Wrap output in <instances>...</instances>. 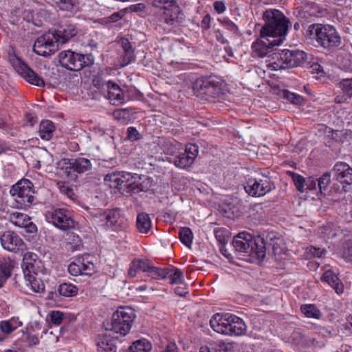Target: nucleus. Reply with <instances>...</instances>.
<instances>
[{
	"label": "nucleus",
	"mask_w": 352,
	"mask_h": 352,
	"mask_svg": "<svg viewBox=\"0 0 352 352\" xmlns=\"http://www.w3.org/2000/svg\"><path fill=\"white\" fill-rule=\"evenodd\" d=\"M231 316L229 313L215 314L210 320L211 328L217 333L227 335Z\"/></svg>",
	"instance_id": "18"
},
{
	"label": "nucleus",
	"mask_w": 352,
	"mask_h": 352,
	"mask_svg": "<svg viewBox=\"0 0 352 352\" xmlns=\"http://www.w3.org/2000/svg\"><path fill=\"white\" fill-rule=\"evenodd\" d=\"M181 243L188 249H191L193 243L194 234L188 227H181L178 232Z\"/></svg>",
	"instance_id": "31"
},
{
	"label": "nucleus",
	"mask_w": 352,
	"mask_h": 352,
	"mask_svg": "<svg viewBox=\"0 0 352 352\" xmlns=\"http://www.w3.org/2000/svg\"><path fill=\"white\" fill-rule=\"evenodd\" d=\"M151 3L164 10L163 19L166 23H174L176 19V0H151Z\"/></svg>",
	"instance_id": "16"
},
{
	"label": "nucleus",
	"mask_w": 352,
	"mask_h": 352,
	"mask_svg": "<svg viewBox=\"0 0 352 352\" xmlns=\"http://www.w3.org/2000/svg\"><path fill=\"white\" fill-rule=\"evenodd\" d=\"M115 339H118V336L110 332L99 335L97 338L98 352H116Z\"/></svg>",
	"instance_id": "20"
},
{
	"label": "nucleus",
	"mask_w": 352,
	"mask_h": 352,
	"mask_svg": "<svg viewBox=\"0 0 352 352\" xmlns=\"http://www.w3.org/2000/svg\"><path fill=\"white\" fill-rule=\"evenodd\" d=\"M127 138L133 141L138 140L140 138V133L135 127L130 126L127 129Z\"/></svg>",
	"instance_id": "56"
},
{
	"label": "nucleus",
	"mask_w": 352,
	"mask_h": 352,
	"mask_svg": "<svg viewBox=\"0 0 352 352\" xmlns=\"http://www.w3.org/2000/svg\"><path fill=\"white\" fill-rule=\"evenodd\" d=\"M232 244L238 255L248 262L260 264L266 256V243L260 236L242 232L234 236Z\"/></svg>",
	"instance_id": "1"
},
{
	"label": "nucleus",
	"mask_w": 352,
	"mask_h": 352,
	"mask_svg": "<svg viewBox=\"0 0 352 352\" xmlns=\"http://www.w3.org/2000/svg\"><path fill=\"white\" fill-rule=\"evenodd\" d=\"M40 261H38V256L32 252H27L23 256V263L21 265L23 272L25 273V268L29 267L30 265L32 266L34 271H36V265L39 263Z\"/></svg>",
	"instance_id": "37"
},
{
	"label": "nucleus",
	"mask_w": 352,
	"mask_h": 352,
	"mask_svg": "<svg viewBox=\"0 0 352 352\" xmlns=\"http://www.w3.org/2000/svg\"><path fill=\"white\" fill-rule=\"evenodd\" d=\"M58 49V43L53 33L49 32L39 36L33 45L34 52L44 57L50 56L54 54Z\"/></svg>",
	"instance_id": "9"
},
{
	"label": "nucleus",
	"mask_w": 352,
	"mask_h": 352,
	"mask_svg": "<svg viewBox=\"0 0 352 352\" xmlns=\"http://www.w3.org/2000/svg\"><path fill=\"white\" fill-rule=\"evenodd\" d=\"M129 178L126 181L125 190L124 191L131 194H136L143 190L141 184H138L134 182L129 183Z\"/></svg>",
	"instance_id": "48"
},
{
	"label": "nucleus",
	"mask_w": 352,
	"mask_h": 352,
	"mask_svg": "<svg viewBox=\"0 0 352 352\" xmlns=\"http://www.w3.org/2000/svg\"><path fill=\"white\" fill-rule=\"evenodd\" d=\"M25 269V273H23L24 278L30 284L32 289L35 292L43 290L44 285L40 280L36 278V271H34L32 266L30 265Z\"/></svg>",
	"instance_id": "28"
},
{
	"label": "nucleus",
	"mask_w": 352,
	"mask_h": 352,
	"mask_svg": "<svg viewBox=\"0 0 352 352\" xmlns=\"http://www.w3.org/2000/svg\"><path fill=\"white\" fill-rule=\"evenodd\" d=\"M52 33L58 44H64L77 34L78 30L74 24L64 23L59 25Z\"/></svg>",
	"instance_id": "19"
},
{
	"label": "nucleus",
	"mask_w": 352,
	"mask_h": 352,
	"mask_svg": "<svg viewBox=\"0 0 352 352\" xmlns=\"http://www.w3.org/2000/svg\"><path fill=\"white\" fill-rule=\"evenodd\" d=\"M78 291L76 286L71 283H63L58 286L57 292L49 294V298L54 299L59 296L73 297L77 294Z\"/></svg>",
	"instance_id": "27"
},
{
	"label": "nucleus",
	"mask_w": 352,
	"mask_h": 352,
	"mask_svg": "<svg viewBox=\"0 0 352 352\" xmlns=\"http://www.w3.org/2000/svg\"><path fill=\"white\" fill-rule=\"evenodd\" d=\"M292 180L296 187L297 190L301 192H303L305 190V182L306 179L298 173H290Z\"/></svg>",
	"instance_id": "42"
},
{
	"label": "nucleus",
	"mask_w": 352,
	"mask_h": 352,
	"mask_svg": "<svg viewBox=\"0 0 352 352\" xmlns=\"http://www.w3.org/2000/svg\"><path fill=\"white\" fill-rule=\"evenodd\" d=\"M283 98L294 104H301L303 102V98L302 96L292 93L287 90L283 91Z\"/></svg>",
	"instance_id": "44"
},
{
	"label": "nucleus",
	"mask_w": 352,
	"mask_h": 352,
	"mask_svg": "<svg viewBox=\"0 0 352 352\" xmlns=\"http://www.w3.org/2000/svg\"><path fill=\"white\" fill-rule=\"evenodd\" d=\"M343 256L349 259L352 257V243H346L343 247Z\"/></svg>",
	"instance_id": "58"
},
{
	"label": "nucleus",
	"mask_w": 352,
	"mask_h": 352,
	"mask_svg": "<svg viewBox=\"0 0 352 352\" xmlns=\"http://www.w3.org/2000/svg\"><path fill=\"white\" fill-rule=\"evenodd\" d=\"M55 126L52 121H42L39 125L38 133L41 139L49 140L52 138Z\"/></svg>",
	"instance_id": "32"
},
{
	"label": "nucleus",
	"mask_w": 352,
	"mask_h": 352,
	"mask_svg": "<svg viewBox=\"0 0 352 352\" xmlns=\"http://www.w3.org/2000/svg\"><path fill=\"white\" fill-rule=\"evenodd\" d=\"M307 35L316 41L317 45L327 50L338 47L341 38L334 27L330 25L314 23L309 26Z\"/></svg>",
	"instance_id": "3"
},
{
	"label": "nucleus",
	"mask_w": 352,
	"mask_h": 352,
	"mask_svg": "<svg viewBox=\"0 0 352 352\" xmlns=\"http://www.w3.org/2000/svg\"><path fill=\"white\" fill-rule=\"evenodd\" d=\"M90 214L94 218L99 219L100 221L104 222L106 225V217L104 214H106V210H95L94 212H90Z\"/></svg>",
	"instance_id": "57"
},
{
	"label": "nucleus",
	"mask_w": 352,
	"mask_h": 352,
	"mask_svg": "<svg viewBox=\"0 0 352 352\" xmlns=\"http://www.w3.org/2000/svg\"><path fill=\"white\" fill-rule=\"evenodd\" d=\"M321 280L327 283L332 287L338 294H342L344 291L342 283L337 275L332 270L326 271L321 277Z\"/></svg>",
	"instance_id": "29"
},
{
	"label": "nucleus",
	"mask_w": 352,
	"mask_h": 352,
	"mask_svg": "<svg viewBox=\"0 0 352 352\" xmlns=\"http://www.w3.org/2000/svg\"><path fill=\"white\" fill-rule=\"evenodd\" d=\"M138 270H139V269L138 268L137 265H135V263H134V261H133L129 265V268L128 270V276L130 278L135 277L136 276L137 272Z\"/></svg>",
	"instance_id": "61"
},
{
	"label": "nucleus",
	"mask_w": 352,
	"mask_h": 352,
	"mask_svg": "<svg viewBox=\"0 0 352 352\" xmlns=\"http://www.w3.org/2000/svg\"><path fill=\"white\" fill-rule=\"evenodd\" d=\"M2 247L12 252L18 253L23 252L26 245L23 239L15 232L11 231H6L0 237Z\"/></svg>",
	"instance_id": "11"
},
{
	"label": "nucleus",
	"mask_w": 352,
	"mask_h": 352,
	"mask_svg": "<svg viewBox=\"0 0 352 352\" xmlns=\"http://www.w3.org/2000/svg\"><path fill=\"white\" fill-rule=\"evenodd\" d=\"M67 241V249L72 252L79 250L80 247L82 245L80 238L74 233L68 235Z\"/></svg>",
	"instance_id": "39"
},
{
	"label": "nucleus",
	"mask_w": 352,
	"mask_h": 352,
	"mask_svg": "<svg viewBox=\"0 0 352 352\" xmlns=\"http://www.w3.org/2000/svg\"><path fill=\"white\" fill-rule=\"evenodd\" d=\"M133 261L135 263L139 270L147 274L152 266L151 262L147 259H134Z\"/></svg>",
	"instance_id": "47"
},
{
	"label": "nucleus",
	"mask_w": 352,
	"mask_h": 352,
	"mask_svg": "<svg viewBox=\"0 0 352 352\" xmlns=\"http://www.w3.org/2000/svg\"><path fill=\"white\" fill-rule=\"evenodd\" d=\"M106 226L113 230L121 229L124 221L118 209L106 210Z\"/></svg>",
	"instance_id": "24"
},
{
	"label": "nucleus",
	"mask_w": 352,
	"mask_h": 352,
	"mask_svg": "<svg viewBox=\"0 0 352 352\" xmlns=\"http://www.w3.org/2000/svg\"><path fill=\"white\" fill-rule=\"evenodd\" d=\"M151 348L150 342L146 339H142L133 342L130 346V352H149Z\"/></svg>",
	"instance_id": "36"
},
{
	"label": "nucleus",
	"mask_w": 352,
	"mask_h": 352,
	"mask_svg": "<svg viewBox=\"0 0 352 352\" xmlns=\"http://www.w3.org/2000/svg\"><path fill=\"white\" fill-rule=\"evenodd\" d=\"M193 23V21L190 19H186V16L182 10L177 9V24L183 27H188L190 24Z\"/></svg>",
	"instance_id": "49"
},
{
	"label": "nucleus",
	"mask_w": 352,
	"mask_h": 352,
	"mask_svg": "<svg viewBox=\"0 0 352 352\" xmlns=\"http://www.w3.org/2000/svg\"><path fill=\"white\" fill-rule=\"evenodd\" d=\"M135 60L134 52H124L122 56L121 66L124 67Z\"/></svg>",
	"instance_id": "51"
},
{
	"label": "nucleus",
	"mask_w": 352,
	"mask_h": 352,
	"mask_svg": "<svg viewBox=\"0 0 352 352\" xmlns=\"http://www.w3.org/2000/svg\"><path fill=\"white\" fill-rule=\"evenodd\" d=\"M195 95L201 100L215 102L223 98L221 83L212 77L197 78L192 85Z\"/></svg>",
	"instance_id": "5"
},
{
	"label": "nucleus",
	"mask_w": 352,
	"mask_h": 352,
	"mask_svg": "<svg viewBox=\"0 0 352 352\" xmlns=\"http://www.w3.org/2000/svg\"><path fill=\"white\" fill-rule=\"evenodd\" d=\"M12 219L16 226L23 228L27 223L26 221H29L30 218L23 213L15 212L12 214Z\"/></svg>",
	"instance_id": "45"
},
{
	"label": "nucleus",
	"mask_w": 352,
	"mask_h": 352,
	"mask_svg": "<svg viewBox=\"0 0 352 352\" xmlns=\"http://www.w3.org/2000/svg\"><path fill=\"white\" fill-rule=\"evenodd\" d=\"M47 218L58 228L67 230L74 227V221L72 218L70 212L65 208H57L52 212Z\"/></svg>",
	"instance_id": "12"
},
{
	"label": "nucleus",
	"mask_w": 352,
	"mask_h": 352,
	"mask_svg": "<svg viewBox=\"0 0 352 352\" xmlns=\"http://www.w3.org/2000/svg\"><path fill=\"white\" fill-rule=\"evenodd\" d=\"M0 329L4 333L9 334L14 330V327L9 321L4 320L0 322Z\"/></svg>",
	"instance_id": "53"
},
{
	"label": "nucleus",
	"mask_w": 352,
	"mask_h": 352,
	"mask_svg": "<svg viewBox=\"0 0 352 352\" xmlns=\"http://www.w3.org/2000/svg\"><path fill=\"white\" fill-rule=\"evenodd\" d=\"M339 87L343 94L349 98H352V78H344L339 82Z\"/></svg>",
	"instance_id": "41"
},
{
	"label": "nucleus",
	"mask_w": 352,
	"mask_h": 352,
	"mask_svg": "<svg viewBox=\"0 0 352 352\" xmlns=\"http://www.w3.org/2000/svg\"><path fill=\"white\" fill-rule=\"evenodd\" d=\"M307 58V54L299 50L285 49L272 54L273 61L270 63L272 70H280L302 65Z\"/></svg>",
	"instance_id": "6"
},
{
	"label": "nucleus",
	"mask_w": 352,
	"mask_h": 352,
	"mask_svg": "<svg viewBox=\"0 0 352 352\" xmlns=\"http://www.w3.org/2000/svg\"><path fill=\"white\" fill-rule=\"evenodd\" d=\"M170 274V280L171 284L176 283V269L169 270L168 268H159L153 265L149 270L147 275L155 279L165 278Z\"/></svg>",
	"instance_id": "25"
},
{
	"label": "nucleus",
	"mask_w": 352,
	"mask_h": 352,
	"mask_svg": "<svg viewBox=\"0 0 352 352\" xmlns=\"http://www.w3.org/2000/svg\"><path fill=\"white\" fill-rule=\"evenodd\" d=\"M333 171L338 182L349 185L352 184V168L346 163L337 162L333 167Z\"/></svg>",
	"instance_id": "21"
},
{
	"label": "nucleus",
	"mask_w": 352,
	"mask_h": 352,
	"mask_svg": "<svg viewBox=\"0 0 352 352\" xmlns=\"http://www.w3.org/2000/svg\"><path fill=\"white\" fill-rule=\"evenodd\" d=\"M63 314L59 311H52L50 313V320L52 323L59 325L63 320Z\"/></svg>",
	"instance_id": "50"
},
{
	"label": "nucleus",
	"mask_w": 352,
	"mask_h": 352,
	"mask_svg": "<svg viewBox=\"0 0 352 352\" xmlns=\"http://www.w3.org/2000/svg\"><path fill=\"white\" fill-rule=\"evenodd\" d=\"M107 98L113 104L118 105L124 102V94L121 88L112 81H107Z\"/></svg>",
	"instance_id": "22"
},
{
	"label": "nucleus",
	"mask_w": 352,
	"mask_h": 352,
	"mask_svg": "<svg viewBox=\"0 0 352 352\" xmlns=\"http://www.w3.org/2000/svg\"><path fill=\"white\" fill-rule=\"evenodd\" d=\"M68 272L71 275L76 276L82 274V268L80 265L71 263L68 266Z\"/></svg>",
	"instance_id": "52"
},
{
	"label": "nucleus",
	"mask_w": 352,
	"mask_h": 352,
	"mask_svg": "<svg viewBox=\"0 0 352 352\" xmlns=\"http://www.w3.org/2000/svg\"><path fill=\"white\" fill-rule=\"evenodd\" d=\"M13 66L16 72L28 82L38 87L45 85L44 80L20 58H16V60H14Z\"/></svg>",
	"instance_id": "13"
},
{
	"label": "nucleus",
	"mask_w": 352,
	"mask_h": 352,
	"mask_svg": "<svg viewBox=\"0 0 352 352\" xmlns=\"http://www.w3.org/2000/svg\"><path fill=\"white\" fill-rule=\"evenodd\" d=\"M10 192L21 206H30L34 200L33 184L26 179H21L13 185Z\"/></svg>",
	"instance_id": "8"
},
{
	"label": "nucleus",
	"mask_w": 352,
	"mask_h": 352,
	"mask_svg": "<svg viewBox=\"0 0 352 352\" xmlns=\"http://www.w3.org/2000/svg\"><path fill=\"white\" fill-rule=\"evenodd\" d=\"M57 6L63 10L73 11L76 0H53Z\"/></svg>",
	"instance_id": "43"
},
{
	"label": "nucleus",
	"mask_w": 352,
	"mask_h": 352,
	"mask_svg": "<svg viewBox=\"0 0 352 352\" xmlns=\"http://www.w3.org/2000/svg\"><path fill=\"white\" fill-rule=\"evenodd\" d=\"M13 267V261L6 258L0 261V287L3 286L5 281L11 276Z\"/></svg>",
	"instance_id": "30"
},
{
	"label": "nucleus",
	"mask_w": 352,
	"mask_h": 352,
	"mask_svg": "<svg viewBox=\"0 0 352 352\" xmlns=\"http://www.w3.org/2000/svg\"><path fill=\"white\" fill-rule=\"evenodd\" d=\"M319 6L315 3H308L305 5L301 12H299L300 17L307 19L309 16H319L322 13Z\"/></svg>",
	"instance_id": "33"
},
{
	"label": "nucleus",
	"mask_w": 352,
	"mask_h": 352,
	"mask_svg": "<svg viewBox=\"0 0 352 352\" xmlns=\"http://www.w3.org/2000/svg\"><path fill=\"white\" fill-rule=\"evenodd\" d=\"M124 16V12L122 11H119L114 12L111 16L106 17L104 19L106 23H115L118 21L120 19L122 18Z\"/></svg>",
	"instance_id": "54"
},
{
	"label": "nucleus",
	"mask_w": 352,
	"mask_h": 352,
	"mask_svg": "<svg viewBox=\"0 0 352 352\" xmlns=\"http://www.w3.org/2000/svg\"><path fill=\"white\" fill-rule=\"evenodd\" d=\"M305 186L306 189L316 190L318 188L317 178L314 177H309L306 179Z\"/></svg>",
	"instance_id": "55"
},
{
	"label": "nucleus",
	"mask_w": 352,
	"mask_h": 352,
	"mask_svg": "<svg viewBox=\"0 0 352 352\" xmlns=\"http://www.w3.org/2000/svg\"><path fill=\"white\" fill-rule=\"evenodd\" d=\"M198 146L195 144L186 145L184 153L177 156V167L188 169L193 164L198 154Z\"/></svg>",
	"instance_id": "17"
},
{
	"label": "nucleus",
	"mask_w": 352,
	"mask_h": 352,
	"mask_svg": "<svg viewBox=\"0 0 352 352\" xmlns=\"http://www.w3.org/2000/svg\"><path fill=\"white\" fill-rule=\"evenodd\" d=\"M274 188V183L267 177L261 179H249L244 186L245 192L252 197L264 196Z\"/></svg>",
	"instance_id": "10"
},
{
	"label": "nucleus",
	"mask_w": 352,
	"mask_h": 352,
	"mask_svg": "<svg viewBox=\"0 0 352 352\" xmlns=\"http://www.w3.org/2000/svg\"><path fill=\"white\" fill-rule=\"evenodd\" d=\"M257 38L252 45V49L255 56L263 58L264 56H270L269 54L272 52L274 46L280 45V38Z\"/></svg>",
	"instance_id": "14"
},
{
	"label": "nucleus",
	"mask_w": 352,
	"mask_h": 352,
	"mask_svg": "<svg viewBox=\"0 0 352 352\" xmlns=\"http://www.w3.org/2000/svg\"><path fill=\"white\" fill-rule=\"evenodd\" d=\"M177 296L184 297L189 300L188 285L184 280V274L181 270L177 268Z\"/></svg>",
	"instance_id": "35"
},
{
	"label": "nucleus",
	"mask_w": 352,
	"mask_h": 352,
	"mask_svg": "<svg viewBox=\"0 0 352 352\" xmlns=\"http://www.w3.org/2000/svg\"><path fill=\"white\" fill-rule=\"evenodd\" d=\"M136 226L141 233H147L151 228V221L148 214L140 213L137 217Z\"/></svg>",
	"instance_id": "34"
},
{
	"label": "nucleus",
	"mask_w": 352,
	"mask_h": 352,
	"mask_svg": "<svg viewBox=\"0 0 352 352\" xmlns=\"http://www.w3.org/2000/svg\"><path fill=\"white\" fill-rule=\"evenodd\" d=\"M246 331V325L239 317L232 314L227 336H241Z\"/></svg>",
	"instance_id": "26"
},
{
	"label": "nucleus",
	"mask_w": 352,
	"mask_h": 352,
	"mask_svg": "<svg viewBox=\"0 0 352 352\" xmlns=\"http://www.w3.org/2000/svg\"><path fill=\"white\" fill-rule=\"evenodd\" d=\"M263 18L265 24L260 30L261 37L280 38L281 44L287 33L289 19L280 11L275 9L266 10Z\"/></svg>",
	"instance_id": "2"
},
{
	"label": "nucleus",
	"mask_w": 352,
	"mask_h": 352,
	"mask_svg": "<svg viewBox=\"0 0 352 352\" xmlns=\"http://www.w3.org/2000/svg\"><path fill=\"white\" fill-rule=\"evenodd\" d=\"M92 168V164L88 159L79 157L71 160L65 168V173L70 179H75L77 174H82L89 171Z\"/></svg>",
	"instance_id": "15"
},
{
	"label": "nucleus",
	"mask_w": 352,
	"mask_h": 352,
	"mask_svg": "<svg viewBox=\"0 0 352 352\" xmlns=\"http://www.w3.org/2000/svg\"><path fill=\"white\" fill-rule=\"evenodd\" d=\"M131 176L130 173H111L107 174L104 177V181L109 182V186L111 188H115L119 190H125L126 181Z\"/></svg>",
	"instance_id": "23"
},
{
	"label": "nucleus",
	"mask_w": 352,
	"mask_h": 352,
	"mask_svg": "<svg viewBox=\"0 0 352 352\" xmlns=\"http://www.w3.org/2000/svg\"><path fill=\"white\" fill-rule=\"evenodd\" d=\"M318 188L321 194H324L327 186L331 183V174L329 172L324 173L320 178H317Z\"/></svg>",
	"instance_id": "40"
},
{
	"label": "nucleus",
	"mask_w": 352,
	"mask_h": 352,
	"mask_svg": "<svg viewBox=\"0 0 352 352\" xmlns=\"http://www.w3.org/2000/svg\"><path fill=\"white\" fill-rule=\"evenodd\" d=\"M120 43L124 52H133L132 45L127 38H122Z\"/></svg>",
	"instance_id": "59"
},
{
	"label": "nucleus",
	"mask_w": 352,
	"mask_h": 352,
	"mask_svg": "<svg viewBox=\"0 0 352 352\" xmlns=\"http://www.w3.org/2000/svg\"><path fill=\"white\" fill-rule=\"evenodd\" d=\"M214 10L217 13L221 14L223 13L226 10V6L223 2L220 1H217L213 4Z\"/></svg>",
	"instance_id": "64"
},
{
	"label": "nucleus",
	"mask_w": 352,
	"mask_h": 352,
	"mask_svg": "<svg viewBox=\"0 0 352 352\" xmlns=\"http://www.w3.org/2000/svg\"><path fill=\"white\" fill-rule=\"evenodd\" d=\"M223 232H224V230H221L214 231V234H215L216 239L221 244H225L227 242L226 237L225 236H223Z\"/></svg>",
	"instance_id": "63"
},
{
	"label": "nucleus",
	"mask_w": 352,
	"mask_h": 352,
	"mask_svg": "<svg viewBox=\"0 0 352 352\" xmlns=\"http://www.w3.org/2000/svg\"><path fill=\"white\" fill-rule=\"evenodd\" d=\"M27 223L23 227L25 230V231L28 233H35L37 231V227L36 226L30 221H26Z\"/></svg>",
	"instance_id": "60"
},
{
	"label": "nucleus",
	"mask_w": 352,
	"mask_h": 352,
	"mask_svg": "<svg viewBox=\"0 0 352 352\" xmlns=\"http://www.w3.org/2000/svg\"><path fill=\"white\" fill-rule=\"evenodd\" d=\"M325 251L323 249L317 248L315 247L310 248V253L314 256L321 258L324 255Z\"/></svg>",
	"instance_id": "62"
},
{
	"label": "nucleus",
	"mask_w": 352,
	"mask_h": 352,
	"mask_svg": "<svg viewBox=\"0 0 352 352\" xmlns=\"http://www.w3.org/2000/svg\"><path fill=\"white\" fill-rule=\"evenodd\" d=\"M135 318L134 310L129 307H120L113 314L110 321L103 325L107 332L126 336L130 331Z\"/></svg>",
	"instance_id": "4"
},
{
	"label": "nucleus",
	"mask_w": 352,
	"mask_h": 352,
	"mask_svg": "<svg viewBox=\"0 0 352 352\" xmlns=\"http://www.w3.org/2000/svg\"><path fill=\"white\" fill-rule=\"evenodd\" d=\"M58 58L60 65L71 71H80L84 67L92 66L95 62L92 54H82L71 50L60 52Z\"/></svg>",
	"instance_id": "7"
},
{
	"label": "nucleus",
	"mask_w": 352,
	"mask_h": 352,
	"mask_svg": "<svg viewBox=\"0 0 352 352\" xmlns=\"http://www.w3.org/2000/svg\"><path fill=\"white\" fill-rule=\"evenodd\" d=\"M270 248L272 249V254L274 258L276 260L280 259V255L282 254L283 250L278 244V243L274 241L268 244L266 243V250H268L269 254H270Z\"/></svg>",
	"instance_id": "46"
},
{
	"label": "nucleus",
	"mask_w": 352,
	"mask_h": 352,
	"mask_svg": "<svg viewBox=\"0 0 352 352\" xmlns=\"http://www.w3.org/2000/svg\"><path fill=\"white\" fill-rule=\"evenodd\" d=\"M300 309L301 311L308 318L319 319L321 316L320 311L315 305H302Z\"/></svg>",
	"instance_id": "38"
}]
</instances>
